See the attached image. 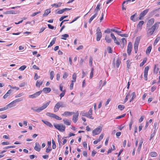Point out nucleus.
<instances>
[{"label": "nucleus", "mask_w": 160, "mask_h": 160, "mask_svg": "<svg viewBox=\"0 0 160 160\" xmlns=\"http://www.w3.org/2000/svg\"><path fill=\"white\" fill-rule=\"evenodd\" d=\"M50 102V101H49L44 104L42 107L38 108L37 107H34L32 108L31 109L33 111L37 112H39L44 109H45L49 105Z\"/></svg>", "instance_id": "obj_1"}, {"label": "nucleus", "mask_w": 160, "mask_h": 160, "mask_svg": "<svg viewBox=\"0 0 160 160\" xmlns=\"http://www.w3.org/2000/svg\"><path fill=\"white\" fill-rule=\"evenodd\" d=\"M54 126L57 129L61 132H63L65 131L66 127L62 124H53Z\"/></svg>", "instance_id": "obj_2"}, {"label": "nucleus", "mask_w": 160, "mask_h": 160, "mask_svg": "<svg viewBox=\"0 0 160 160\" xmlns=\"http://www.w3.org/2000/svg\"><path fill=\"white\" fill-rule=\"evenodd\" d=\"M158 27V25L156 23L153 25L151 28H149L148 30V34H149L150 36L152 35L154 32L155 30L157 27Z\"/></svg>", "instance_id": "obj_3"}, {"label": "nucleus", "mask_w": 160, "mask_h": 160, "mask_svg": "<svg viewBox=\"0 0 160 160\" xmlns=\"http://www.w3.org/2000/svg\"><path fill=\"white\" fill-rule=\"evenodd\" d=\"M140 38L139 37H137L134 43V49L135 52L137 53L138 51V46L140 42Z\"/></svg>", "instance_id": "obj_4"}, {"label": "nucleus", "mask_w": 160, "mask_h": 160, "mask_svg": "<svg viewBox=\"0 0 160 160\" xmlns=\"http://www.w3.org/2000/svg\"><path fill=\"white\" fill-rule=\"evenodd\" d=\"M102 127L100 126H98V127L93 130L92 133L93 136H95L99 134L102 131Z\"/></svg>", "instance_id": "obj_5"}, {"label": "nucleus", "mask_w": 160, "mask_h": 160, "mask_svg": "<svg viewBox=\"0 0 160 160\" xmlns=\"http://www.w3.org/2000/svg\"><path fill=\"white\" fill-rule=\"evenodd\" d=\"M46 115L49 117L54 118L56 120H62V118L59 117L58 116L53 114L50 112H47Z\"/></svg>", "instance_id": "obj_6"}, {"label": "nucleus", "mask_w": 160, "mask_h": 160, "mask_svg": "<svg viewBox=\"0 0 160 160\" xmlns=\"http://www.w3.org/2000/svg\"><path fill=\"white\" fill-rule=\"evenodd\" d=\"M149 11V9H146L142 12L139 15V19L142 20L143 18L146 14Z\"/></svg>", "instance_id": "obj_7"}, {"label": "nucleus", "mask_w": 160, "mask_h": 160, "mask_svg": "<svg viewBox=\"0 0 160 160\" xmlns=\"http://www.w3.org/2000/svg\"><path fill=\"white\" fill-rule=\"evenodd\" d=\"M42 92V91H40L38 92H37L33 94L29 95V98H34L37 97L41 94Z\"/></svg>", "instance_id": "obj_8"}, {"label": "nucleus", "mask_w": 160, "mask_h": 160, "mask_svg": "<svg viewBox=\"0 0 160 160\" xmlns=\"http://www.w3.org/2000/svg\"><path fill=\"white\" fill-rule=\"evenodd\" d=\"M132 43L131 42H129L127 48V53L128 55H130L132 51Z\"/></svg>", "instance_id": "obj_9"}, {"label": "nucleus", "mask_w": 160, "mask_h": 160, "mask_svg": "<svg viewBox=\"0 0 160 160\" xmlns=\"http://www.w3.org/2000/svg\"><path fill=\"white\" fill-rule=\"evenodd\" d=\"M149 69V66L146 67L144 70V76L145 80H147L148 79V71Z\"/></svg>", "instance_id": "obj_10"}, {"label": "nucleus", "mask_w": 160, "mask_h": 160, "mask_svg": "<svg viewBox=\"0 0 160 160\" xmlns=\"http://www.w3.org/2000/svg\"><path fill=\"white\" fill-rule=\"evenodd\" d=\"M74 115H73L72 120L75 123H76L78 120V118L79 116V113L78 112H77L76 113H74Z\"/></svg>", "instance_id": "obj_11"}, {"label": "nucleus", "mask_w": 160, "mask_h": 160, "mask_svg": "<svg viewBox=\"0 0 160 160\" xmlns=\"http://www.w3.org/2000/svg\"><path fill=\"white\" fill-rule=\"evenodd\" d=\"M92 108H90L89 111L87 112V117L91 119H93L94 118L92 116Z\"/></svg>", "instance_id": "obj_12"}, {"label": "nucleus", "mask_w": 160, "mask_h": 160, "mask_svg": "<svg viewBox=\"0 0 160 160\" xmlns=\"http://www.w3.org/2000/svg\"><path fill=\"white\" fill-rule=\"evenodd\" d=\"M74 112H70L68 111H66L64 113L62 114V116H64L65 117H68L70 116L72 114H74Z\"/></svg>", "instance_id": "obj_13"}, {"label": "nucleus", "mask_w": 160, "mask_h": 160, "mask_svg": "<svg viewBox=\"0 0 160 160\" xmlns=\"http://www.w3.org/2000/svg\"><path fill=\"white\" fill-rule=\"evenodd\" d=\"M18 13V12L17 11H14V10H10L7 11L6 12L3 13V14H16Z\"/></svg>", "instance_id": "obj_14"}, {"label": "nucleus", "mask_w": 160, "mask_h": 160, "mask_svg": "<svg viewBox=\"0 0 160 160\" xmlns=\"http://www.w3.org/2000/svg\"><path fill=\"white\" fill-rule=\"evenodd\" d=\"M34 149L37 151L39 152L41 150V146L38 142H36Z\"/></svg>", "instance_id": "obj_15"}, {"label": "nucleus", "mask_w": 160, "mask_h": 160, "mask_svg": "<svg viewBox=\"0 0 160 160\" xmlns=\"http://www.w3.org/2000/svg\"><path fill=\"white\" fill-rule=\"evenodd\" d=\"M154 20L153 18H151L149 20L147 23V27H148L152 25L154 22Z\"/></svg>", "instance_id": "obj_16"}, {"label": "nucleus", "mask_w": 160, "mask_h": 160, "mask_svg": "<svg viewBox=\"0 0 160 160\" xmlns=\"http://www.w3.org/2000/svg\"><path fill=\"white\" fill-rule=\"evenodd\" d=\"M96 40L97 41H99L100 40L102 37V33L98 32L96 33Z\"/></svg>", "instance_id": "obj_17"}, {"label": "nucleus", "mask_w": 160, "mask_h": 160, "mask_svg": "<svg viewBox=\"0 0 160 160\" xmlns=\"http://www.w3.org/2000/svg\"><path fill=\"white\" fill-rule=\"evenodd\" d=\"M64 123L67 125H70L71 124V121L70 120L67 119H63Z\"/></svg>", "instance_id": "obj_18"}, {"label": "nucleus", "mask_w": 160, "mask_h": 160, "mask_svg": "<svg viewBox=\"0 0 160 160\" xmlns=\"http://www.w3.org/2000/svg\"><path fill=\"white\" fill-rule=\"evenodd\" d=\"M122 42L121 43L122 44L121 46V47L122 48H123L126 44L127 41L126 39L124 38H122Z\"/></svg>", "instance_id": "obj_19"}, {"label": "nucleus", "mask_w": 160, "mask_h": 160, "mask_svg": "<svg viewBox=\"0 0 160 160\" xmlns=\"http://www.w3.org/2000/svg\"><path fill=\"white\" fill-rule=\"evenodd\" d=\"M51 91V89L50 88H43L42 92H43L45 93H48L49 92Z\"/></svg>", "instance_id": "obj_20"}, {"label": "nucleus", "mask_w": 160, "mask_h": 160, "mask_svg": "<svg viewBox=\"0 0 160 160\" xmlns=\"http://www.w3.org/2000/svg\"><path fill=\"white\" fill-rule=\"evenodd\" d=\"M59 105L58 103V102L55 105L54 108V112H56L58 111L59 110V108H60Z\"/></svg>", "instance_id": "obj_21"}, {"label": "nucleus", "mask_w": 160, "mask_h": 160, "mask_svg": "<svg viewBox=\"0 0 160 160\" xmlns=\"http://www.w3.org/2000/svg\"><path fill=\"white\" fill-rule=\"evenodd\" d=\"M42 121L48 126H49L50 127H52V124L48 121H44L43 120H42Z\"/></svg>", "instance_id": "obj_22"}, {"label": "nucleus", "mask_w": 160, "mask_h": 160, "mask_svg": "<svg viewBox=\"0 0 160 160\" xmlns=\"http://www.w3.org/2000/svg\"><path fill=\"white\" fill-rule=\"evenodd\" d=\"M56 38H54L52 39V40L50 42V44L48 45V48H49L51 47L53 44H54L56 42Z\"/></svg>", "instance_id": "obj_23"}, {"label": "nucleus", "mask_w": 160, "mask_h": 160, "mask_svg": "<svg viewBox=\"0 0 160 160\" xmlns=\"http://www.w3.org/2000/svg\"><path fill=\"white\" fill-rule=\"evenodd\" d=\"M97 12H96L95 14L92 16L89 19L88 22L90 23L97 16Z\"/></svg>", "instance_id": "obj_24"}, {"label": "nucleus", "mask_w": 160, "mask_h": 160, "mask_svg": "<svg viewBox=\"0 0 160 160\" xmlns=\"http://www.w3.org/2000/svg\"><path fill=\"white\" fill-rule=\"evenodd\" d=\"M152 46H149V47H148L147 49V50H146V54H149L151 51V50L152 49Z\"/></svg>", "instance_id": "obj_25"}, {"label": "nucleus", "mask_w": 160, "mask_h": 160, "mask_svg": "<svg viewBox=\"0 0 160 160\" xmlns=\"http://www.w3.org/2000/svg\"><path fill=\"white\" fill-rule=\"evenodd\" d=\"M51 12V10L50 9H47L45 10L44 13L43 14V16L45 17L47 16L49 13Z\"/></svg>", "instance_id": "obj_26"}, {"label": "nucleus", "mask_w": 160, "mask_h": 160, "mask_svg": "<svg viewBox=\"0 0 160 160\" xmlns=\"http://www.w3.org/2000/svg\"><path fill=\"white\" fill-rule=\"evenodd\" d=\"M131 96H132L131 98L130 99L129 102H131L136 97V95H135L134 92H133L131 94Z\"/></svg>", "instance_id": "obj_27"}, {"label": "nucleus", "mask_w": 160, "mask_h": 160, "mask_svg": "<svg viewBox=\"0 0 160 160\" xmlns=\"http://www.w3.org/2000/svg\"><path fill=\"white\" fill-rule=\"evenodd\" d=\"M105 40L108 43H109L111 42L112 41V40L111 38H110L109 36L108 35H106L105 38Z\"/></svg>", "instance_id": "obj_28"}, {"label": "nucleus", "mask_w": 160, "mask_h": 160, "mask_svg": "<svg viewBox=\"0 0 160 160\" xmlns=\"http://www.w3.org/2000/svg\"><path fill=\"white\" fill-rule=\"evenodd\" d=\"M144 22L143 21H140L139 23H138V25H137V27L138 28H141L142 25L144 24Z\"/></svg>", "instance_id": "obj_29"}, {"label": "nucleus", "mask_w": 160, "mask_h": 160, "mask_svg": "<svg viewBox=\"0 0 160 160\" xmlns=\"http://www.w3.org/2000/svg\"><path fill=\"white\" fill-rule=\"evenodd\" d=\"M150 155L152 157H156L158 155L157 153L155 152H151Z\"/></svg>", "instance_id": "obj_30"}, {"label": "nucleus", "mask_w": 160, "mask_h": 160, "mask_svg": "<svg viewBox=\"0 0 160 160\" xmlns=\"http://www.w3.org/2000/svg\"><path fill=\"white\" fill-rule=\"evenodd\" d=\"M100 4H98L96 7V9H95L94 10V12L96 13L97 11V14H98V12L99 10H100Z\"/></svg>", "instance_id": "obj_31"}, {"label": "nucleus", "mask_w": 160, "mask_h": 160, "mask_svg": "<svg viewBox=\"0 0 160 160\" xmlns=\"http://www.w3.org/2000/svg\"><path fill=\"white\" fill-rule=\"evenodd\" d=\"M147 60V59L146 58H144L142 62L140 64V67H141L142 66L145 64V63H146Z\"/></svg>", "instance_id": "obj_32"}, {"label": "nucleus", "mask_w": 160, "mask_h": 160, "mask_svg": "<svg viewBox=\"0 0 160 160\" xmlns=\"http://www.w3.org/2000/svg\"><path fill=\"white\" fill-rule=\"evenodd\" d=\"M121 62L120 60L119 59V58L116 61V66L117 68H118Z\"/></svg>", "instance_id": "obj_33"}, {"label": "nucleus", "mask_w": 160, "mask_h": 160, "mask_svg": "<svg viewBox=\"0 0 160 160\" xmlns=\"http://www.w3.org/2000/svg\"><path fill=\"white\" fill-rule=\"evenodd\" d=\"M131 63V62H130V60H128L127 61V66L128 69L130 68Z\"/></svg>", "instance_id": "obj_34"}, {"label": "nucleus", "mask_w": 160, "mask_h": 160, "mask_svg": "<svg viewBox=\"0 0 160 160\" xmlns=\"http://www.w3.org/2000/svg\"><path fill=\"white\" fill-rule=\"evenodd\" d=\"M77 77L76 74L75 73H74L72 75V78L73 80H72V81L74 82H75L76 81Z\"/></svg>", "instance_id": "obj_35"}, {"label": "nucleus", "mask_w": 160, "mask_h": 160, "mask_svg": "<svg viewBox=\"0 0 160 160\" xmlns=\"http://www.w3.org/2000/svg\"><path fill=\"white\" fill-rule=\"evenodd\" d=\"M136 15V13H135L134 15L131 16L130 17V19L132 21H133L134 22L136 21V19L135 18V17Z\"/></svg>", "instance_id": "obj_36"}, {"label": "nucleus", "mask_w": 160, "mask_h": 160, "mask_svg": "<svg viewBox=\"0 0 160 160\" xmlns=\"http://www.w3.org/2000/svg\"><path fill=\"white\" fill-rule=\"evenodd\" d=\"M118 108L120 110H122L125 108V107L124 105H119L118 106Z\"/></svg>", "instance_id": "obj_37"}, {"label": "nucleus", "mask_w": 160, "mask_h": 160, "mask_svg": "<svg viewBox=\"0 0 160 160\" xmlns=\"http://www.w3.org/2000/svg\"><path fill=\"white\" fill-rule=\"evenodd\" d=\"M52 148L53 149H55L56 148V145L55 142V141H54V140L53 139L52 140Z\"/></svg>", "instance_id": "obj_38"}, {"label": "nucleus", "mask_w": 160, "mask_h": 160, "mask_svg": "<svg viewBox=\"0 0 160 160\" xmlns=\"http://www.w3.org/2000/svg\"><path fill=\"white\" fill-rule=\"evenodd\" d=\"M158 123L157 122H156L154 123V127L155 130H157L158 129Z\"/></svg>", "instance_id": "obj_39"}, {"label": "nucleus", "mask_w": 160, "mask_h": 160, "mask_svg": "<svg viewBox=\"0 0 160 160\" xmlns=\"http://www.w3.org/2000/svg\"><path fill=\"white\" fill-rule=\"evenodd\" d=\"M142 143V142H141L139 144L138 148V152H139L141 150Z\"/></svg>", "instance_id": "obj_40"}, {"label": "nucleus", "mask_w": 160, "mask_h": 160, "mask_svg": "<svg viewBox=\"0 0 160 160\" xmlns=\"http://www.w3.org/2000/svg\"><path fill=\"white\" fill-rule=\"evenodd\" d=\"M42 83L43 82H40L39 84H38V81H37L36 84V86L37 87L39 88L42 85Z\"/></svg>", "instance_id": "obj_41"}, {"label": "nucleus", "mask_w": 160, "mask_h": 160, "mask_svg": "<svg viewBox=\"0 0 160 160\" xmlns=\"http://www.w3.org/2000/svg\"><path fill=\"white\" fill-rule=\"evenodd\" d=\"M107 49L108 53H112V51L111 47H108L107 48Z\"/></svg>", "instance_id": "obj_42"}, {"label": "nucleus", "mask_w": 160, "mask_h": 160, "mask_svg": "<svg viewBox=\"0 0 160 160\" xmlns=\"http://www.w3.org/2000/svg\"><path fill=\"white\" fill-rule=\"evenodd\" d=\"M93 71H94V69L93 68H92L91 69V73H90V78H92L93 77Z\"/></svg>", "instance_id": "obj_43"}, {"label": "nucleus", "mask_w": 160, "mask_h": 160, "mask_svg": "<svg viewBox=\"0 0 160 160\" xmlns=\"http://www.w3.org/2000/svg\"><path fill=\"white\" fill-rule=\"evenodd\" d=\"M62 36L64 37L62 38L61 39H63V40H66V39L65 38H68V37H69V35L68 34H64L63 35H62Z\"/></svg>", "instance_id": "obj_44"}, {"label": "nucleus", "mask_w": 160, "mask_h": 160, "mask_svg": "<svg viewBox=\"0 0 160 160\" xmlns=\"http://www.w3.org/2000/svg\"><path fill=\"white\" fill-rule=\"evenodd\" d=\"M75 135V134H74L70 132L69 133V136H68L66 137H63V138H69L72 136H74Z\"/></svg>", "instance_id": "obj_45"}, {"label": "nucleus", "mask_w": 160, "mask_h": 160, "mask_svg": "<svg viewBox=\"0 0 160 160\" xmlns=\"http://www.w3.org/2000/svg\"><path fill=\"white\" fill-rule=\"evenodd\" d=\"M50 79L52 80L53 77H54V72L53 71H52L50 72Z\"/></svg>", "instance_id": "obj_46"}, {"label": "nucleus", "mask_w": 160, "mask_h": 160, "mask_svg": "<svg viewBox=\"0 0 160 160\" xmlns=\"http://www.w3.org/2000/svg\"><path fill=\"white\" fill-rule=\"evenodd\" d=\"M26 68V66L25 65H23L21 66L19 68V70L21 71L24 70Z\"/></svg>", "instance_id": "obj_47"}, {"label": "nucleus", "mask_w": 160, "mask_h": 160, "mask_svg": "<svg viewBox=\"0 0 160 160\" xmlns=\"http://www.w3.org/2000/svg\"><path fill=\"white\" fill-rule=\"evenodd\" d=\"M125 115H126V114H124L118 116L116 118V119H119L121 118H123L125 117Z\"/></svg>", "instance_id": "obj_48"}, {"label": "nucleus", "mask_w": 160, "mask_h": 160, "mask_svg": "<svg viewBox=\"0 0 160 160\" xmlns=\"http://www.w3.org/2000/svg\"><path fill=\"white\" fill-rule=\"evenodd\" d=\"M159 70V68H156V65H155L154 68V72L157 74L158 72V71Z\"/></svg>", "instance_id": "obj_49"}, {"label": "nucleus", "mask_w": 160, "mask_h": 160, "mask_svg": "<svg viewBox=\"0 0 160 160\" xmlns=\"http://www.w3.org/2000/svg\"><path fill=\"white\" fill-rule=\"evenodd\" d=\"M58 102L59 105L60 107H61L63 108V107H65V105L63 104V102Z\"/></svg>", "instance_id": "obj_50"}, {"label": "nucleus", "mask_w": 160, "mask_h": 160, "mask_svg": "<svg viewBox=\"0 0 160 160\" xmlns=\"http://www.w3.org/2000/svg\"><path fill=\"white\" fill-rule=\"evenodd\" d=\"M65 90H63L62 92L60 94V96L61 97V98L63 97L65 95Z\"/></svg>", "instance_id": "obj_51"}, {"label": "nucleus", "mask_w": 160, "mask_h": 160, "mask_svg": "<svg viewBox=\"0 0 160 160\" xmlns=\"http://www.w3.org/2000/svg\"><path fill=\"white\" fill-rule=\"evenodd\" d=\"M23 99H22V98H19L17 99H15L14 100L16 103L17 102H19L20 101H21Z\"/></svg>", "instance_id": "obj_52"}, {"label": "nucleus", "mask_w": 160, "mask_h": 160, "mask_svg": "<svg viewBox=\"0 0 160 160\" xmlns=\"http://www.w3.org/2000/svg\"><path fill=\"white\" fill-rule=\"evenodd\" d=\"M68 74L65 72H64V73H63V77H62V78L64 79L66 78L68 76Z\"/></svg>", "instance_id": "obj_53"}, {"label": "nucleus", "mask_w": 160, "mask_h": 160, "mask_svg": "<svg viewBox=\"0 0 160 160\" xmlns=\"http://www.w3.org/2000/svg\"><path fill=\"white\" fill-rule=\"evenodd\" d=\"M52 149L51 148H48V147L46 149V152L47 153H48L52 150Z\"/></svg>", "instance_id": "obj_54"}, {"label": "nucleus", "mask_w": 160, "mask_h": 160, "mask_svg": "<svg viewBox=\"0 0 160 160\" xmlns=\"http://www.w3.org/2000/svg\"><path fill=\"white\" fill-rule=\"evenodd\" d=\"M57 137H58V142L59 143V144H60V143H62V142L61 141L60 136L59 135H58Z\"/></svg>", "instance_id": "obj_55"}, {"label": "nucleus", "mask_w": 160, "mask_h": 160, "mask_svg": "<svg viewBox=\"0 0 160 160\" xmlns=\"http://www.w3.org/2000/svg\"><path fill=\"white\" fill-rule=\"evenodd\" d=\"M68 17V15H66V16H62V17H61L60 19H59V21H63V20L67 18V17Z\"/></svg>", "instance_id": "obj_56"}, {"label": "nucleus", "mask_w": 160, "mask_h": 160, "mask_svg": "<svg viewBox=\"0 0 160 160\" xmlns=\"http://www.w3.org/2000/svg\"><path fill=\"white\" fill-rule=\"evenodd\" d=\"M74 82L72 81V82L70 85V90H72V89H73V84H74V83H73V82Z\"/></svg>", "instance_id": "obj_57"}, {"label": "nucleus", "mask_w": 160, "mask_h": 160, "mask_svg": "<svg viewBox=\"0 0 160 160\" xmlns=\"http://www.w3.org/2000/svg\"><path fill=\"white\" fill-rule=\"evenodd\" d=\"M40 78V77L39 76H38L37 74V73H35V76L34 77V79L35 80H37L38 78Z\"/></svg>", "instance_id": "obj_58"}, {"label": "nucleus", "mask_w": 160, "mask_h": 160, "mask_svg": "<svg viewBox=\"0 0 160 160\" xmlns=\"http://www.w3.org/2000/svg\"><path fill=\"white\" fill-rule=\"evenodd\" d=\"M103 134H101V135L100 136L99 139H98V141H100L102 139L103 137Z\"/></svg>", "instance_id": "obj_59"}, {"label": "nucleus", "mask_w": 160, "mask_h": 160, "mask_svg": "<svg viewBox=\"0 0 160 160\" xmlns=\"http://www.w3.org/2000/svg\"><path fill=\"white\" fill-rule=\"evenodd\" d=\"M133 121L132 120L130 122L129 124V129L130 130H131L132 126L133 124Z\"/></svg>", "instance_id": "obj_60"}, {"label": "nucleus", "mask_w": 160, "mask_h": 160, "mask_svg": "<svg viewBox=\"0 0 160 160\" xmlns=\"http://www.w3.org/2000/svg\"><path fill=\"white\" fill-rule=\"evenodd\" d=\"M118 35L122 37H128V35L127 34H121L118 33Z\"/></svg>", "instance_id": "obj_61"}, {"label": "nucleus", "mask_w": 160, "mask_h": 160, "mask_svg": "<svg viewBox=\"0 0 160 160\" xmlns=\"http://www.w3.org/2000/svg\"><path fill=\"white\" fill-rule=\"evenodd\" d=\"M64 12V10L63 9H62L58 11L57 12V13L58 14H62Z\"/></svg>", "instance_id": "obj_62"}, {"label": "nucleus", "mask_w": 160, "mask_h": 160, "mask_svg": "<svg viewBox=\"0 0 160 160\" xmlns=\"http://www.w3.org/2000/svg\"><path fill=\"white\" fill-rule=\"evenodd\" d=\"M41 12L40 11H39V12H35L33 13H32V15H31V16L32 17H34L36 15H37V14L40 13Z\"/></svg>", "instance_id": "obj_63"}, {"label": "nucleus", "mask_w": 160, "mask_h": 160, "mask_svg": "<svg viewBox=\"0 0 160 160\" xmlns=\"http://www.w3.org/2000/svg\"><path fill=\"white\" fill-rule=\"evenodd\" d=\"M26 83L25 82H23L22 83H21L19 85V87H23L24 86L26 85Z\"/></svg>", "instance_id": "obj_64"}]
</instances>
